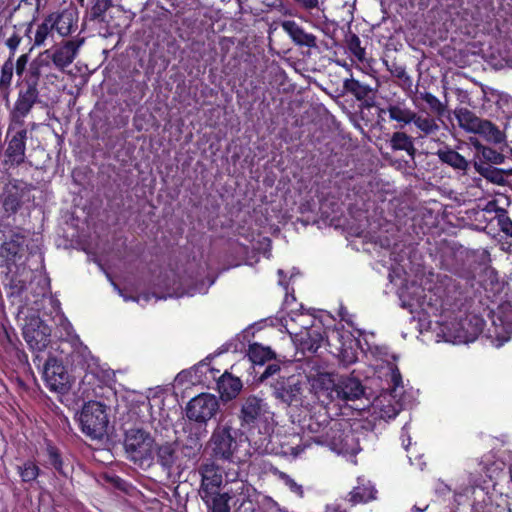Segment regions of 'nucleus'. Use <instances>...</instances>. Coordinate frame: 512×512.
<instances>
[{
	"label": "nucleus",
	"instance_id": "obj_20",
	"mask_svg": "<svg viewBox=\"0 0 512 512\" xmlns=\"http://www.w3.org/2000/svg\"><path fill=\"white\" fill-rule=\"evenodd\" d=\"M72 371L77 373H91L95 375L98 371V360L91 354L87 346L79 344L73 348L68 355Z\"/></svg>",
	"mask_w": 512,
	"mask_h": 512
},
{
	"label": "nucleus",
	"instance_id": "obj_16",
	"mask_svg": "<svg viewBox=\"0 0 512 512\" xmlns=\"http://www.w3.org/2000/svg\"><path fill=\"white\" fill-rule=\"evenodd\" d=\"M218 399L209 393H201L193 397L186 406L185 413L190 421L206 423L218 411Z\"/></svg>",
	"mask_w": 512,
	"mask_h": 512
},
{
	"label": "nucleus",
	"instance_id": "obj_13",
	"mask_svg": "<svg viewBox=\"0 0 512 512\" xmlns=\"http://www.w3.org/2000/svg\"><path fill=\"white\" fill-rule=\"evenodd\" d=\"M328 352L338 358L344 365H350L357 360L358 340L352 334L334 330L326 335Z\"/></svg>",
	"mask_w": 512,
	"mask_h": 512
},
{
	"label": "nucleus",
	"instance_id": "obj_37",
	"mask_svg": "<svg viewBox=\"0 0 512 512\" xmlns=\"http://www.w3.org/2000/svg\"><path fill=\"white\" fill-rule=\"evenodd\" d=\"M326 344V336L315 329H311L306 333V337L301 340V347L303 351L316 353L319 348Z\"/></svg>",
	"mask_w": 512,
	"mask_h": 512
},
{
	"label": "nucleus",
	"instance_id": "obj_34",
	"mask_svg": "<svg viewBox=\"0 0 512 512\" xmlns=\"http://www.w3.org/2000/svg\"><path fill=\"white\" fill-rule=\"evenodd\" d=\"M344 91L353 95L358 101H363L372 98V88L354 78L345 79L343 82Z\"/></svg>",
	"mask_w": 512,
	"mask_h": 512
},
{
	"label": "nucleus",
	"instance_id": "obj_38",
	"mask_svg": "<svg viewBox=\"0 0 512 512\" xmlns=\"http://www.w3.org/2000/svg\"><path fill=\"white\" fill-rule=\"evenodd\" d=\"M247 355L252 363L258 365H263L275 357L274 352L270 348L258 343H253L249 346Z\"/></svg>",
	"mask_w": 512,
	"mask_h": 512
},
{
	"label": "nucleus",
	"instance_id": "obj_19",
	"mask_svg": "<svg viewBox=\"0 0 512 512\" xmlns=\"http://www.w3.org/2000/svg\"><path fill=\"white\" fill-rule=\"evenodd\" d=\"M488 317L494 328V335L500 341H507L512 333V304L504 302L497 309H489Z\"/></svg>",
	"mask_w": 512,
	"mask_h": 512
},
{
	"label": "nucleus",
	"instance_id": "obj_35",
	"mask_svg": "<svg viewBox=\"0 0 512 512\" xmlns=\"http://www.w3.org/2000/svg\"><path fill=\"white\" fill-rule=\"evenodd\" d=\"M437 155L442 163L454 169L467 171L469 167V162L461 154L451 148L439 149Z\"/></svg>",
	"mask_w": 512,
	"mask_h": 512
},
{
	"label": "nucleus",
	"instance_id": "obj_29",
	"mask_svg": "<svg viewBox=\"0 0 512 512\" xmlns=\"http://www.w3.org/2000/svg\"><path fill=\"white\" fill-rule=\"evenodd\" d=\"M414 138L407 134L403 129L394 131L388 140V146L392 151H404L411 160H414L417 154Z\"/></svg>",
	"mask_w": 512,
	"mask_h": 512
},
{
	"label": "nucleus",
	"instance_id": "obj_9",
	"mask_svg": "<svg viewBox=\"0 0 512 512\" xmlns=\"http://www.w3.org/2000/svg\"><path fill=\"white\" fill-rule=\"evenodd\" d=\"M33 363L38 368L42 366V377L50 391L64 393L70 388L69 374L62 361L51 355L45 358L36 354Z\"/></svg>",
	"mask_w": 512,
	"mask_h": 512
},
{
	"label": "nucleus",
	"instance_id": "obj_42",
	"mask_svg": "<svg viewBox=\"0 0 512 512\" xmlns=\"http://www.w3.org/2000/svg\"><path fill=\"white\" fill-rule=\"evenodd\" d=\"M209 507V512H230L228 504L230 496L227 492L212 495L209 499H202Z\"/></svg>",
	"mask_w": 512,
	"mask_h": 512
},
{
	"label": "nucleus",
	"instance_id": "obj_27",
	"mask_svg": "<svg viewBox=\"0 0 512 512\" xmlns=\"http://www.w3.org/2000/svg\"><path fill=\"white\" fill-rule=\"evenodd\" d=\"M178 459L177 446L175 442L154 444V460L161 466L162 470L170 473Z\"/></svg>",
	"mask_w": 512,
	"mask_h": 512
},
{
	"label": "nucleus",
	"instance_id": "obj_23",
	"mask_svg": "<svg viewBox=\"0 0 512 512\" xmlns=\"http://www.w3.org/2000/svg\"><path fill=\"white\" fill-rule=\"evenodd\" d=\"M311 389L322 403H329L335 400L334 390L336 381L330 373H318L310 380Z\"/></svg>",
	"mask_w": 512,
	"mask_h": 512
},
{
	"label": "nucleus",
	"instance_id": "obj_57",
	"mask_svg": "<svg viewBox=\"0 0 512 512\" xmlns=\"http://www.w3.org/2000/svg\"><path fill=\"white\" fill-rule=\"evenodd\" d=\"M474 339H475V336H474V337H472V338H467V339H466V342L473 341Z\"/></svg>",
	"mask_w": 512,
	"mask_h": 512
},
{
	"label": "nucleus",
	"instance_id": "obj_40",
	"mask_svg": "<svg viewBox=\"0 0 512 512\" xmlns=\"http://www.w3.org/2000/svg\"><path fill=\"white\" fill-rule=\"evenodd\" d=\"M112 5V0H93L87 13L88 19L100 23L105 22L106 12Z\"/></svg>",
	"mask_w": 512,
	"mask_h": 512
},
{
	"label": "nucleus",
	"instance_id": "obj_11",
	"mask_svg": "<svg viewBox=\"0 0 512 512\" xmlns=\"http://www.w3.org/2000/svg\"><path fill=\"white\" fill-rule=\"evenodd\" d=\"M431 292L437 297L435 308L441 312L460 309L466 299L459 282L448 276L440 279Z\"/></svg>",
	"mask_w": 512,
	"mask_h": 512
},
{
	"label": "nucleus",
	"instance_id": "obj_31",
	"mask_svg": "<svg viewBox=\"0 0 512 512\" xmlns=\"http://www.w3.org/2000/svg\"><path fill=\"white\" fill-rule=\"evenodd\" d=\"M14 60L6 59L0 68V96L8 107L14 76Z\"/></svg>",
	"mask_w": 512,
	"mask_h": 512
},
{
	"label": "nucleus",
	"instance_id": "obj_53",
	"mask_svg": "<svg viewBox=\"0 0 512 512\" xmlns=\"http://www.w3.org/2000/svg\"><path fill=\"white\" fill-rule=\"evenodd\" d=\"M325 512H347L340 504H331L326 507Z\"/></svg>",
	"mask_w": 512,
	"mask_h": 512
},
{
	"label": "nucleus",
	"instance_id": "obj_49",
	"mask_svg": "<svg viewBox=\"0 0 512 512\" xmlns=\"http://www.w3.org/2000/svg\"><path fill=\"white\" fill-rule=\"evenodd\" d=\"M29 53H24L14 58V71L18 79H24L29 66Z\"/></svg>",
	"mask_w": 512,
	"mask_h": 512
},
{
	"label": "nucleus",
	"instance_id": "obj_58",
	"mask_svg": "<svg viewBox=\"0 0 512 512\" xmlns=\"http://www.w3.org/2000/svg\"><path fill=\"white\" fill-rule=\"evenodd\" d=\"M488 205H496L495 202H489Z\"/></svg>",
	"mask_w": 512,
	"mask_h": 512
},
{
	"label": "nucleus",
	"instance_id": "obj_26",
	"mask_svg": "<svg viewBox=\"0 0 512 512\" xmlns=\"http://www.w3.org/2000/svg\"><path fill=\"white\" fill-rule=\"evenodd\" d=\"M281 27L295 45L307 48L317 47L316 36L312 33L306 32L296 21L285 20L282 22Z\"/></svg>",
	"mask_w": 512,
	"mask_h": 512
},
{
	"label": "nucleus",
	"instance_id": "obj_22",
	"mask_svg": "<svg viewBox=\"0 0 512 512\" xmlns=\"http://www.w3.org/2000/svg\"><path fill=\"white\" fill-rule=\"evenodd\" d=\"M377 489L365 477L357 478V485L347 494L345 500L351 505L367 504L377 498Z\"/></svg>",
	"mask_w": 512,
	"mask_h": 512
},
{
	"label": "nucleus",
	"instance_id": "obj_45",
	"mask_svg": "<svg viewBox=\"0 0 512 512\" xmlns=\"http://www.w3.org/2000/svg\"><path fill=\"white\" fill-rule=\"evenodd\" d=\"M421 99L428 105L431 113H433L435 116H444L445 106L435 95L430 92H425L421 94Z\"/></svg>",
	"mask_w": 512,
	"mask_h": 512
},
{
	"label": "nucleus",
	"instance_id": "obj_36",
	"mask_svg": "<svg viewBox=\"0 0 512 512\" xmlns=\"http://www.w3.org/2000/svg\"><path fill=\"white\" fill-rule=\"evenodd\" d=\"M17 473L23 483H32L37 480L42 471L35 460L27 459L16 467Z\"/></svg>",
	"mask_w": 512,
	"mask_h": 512
},
{
	"label": "nucleus",
	"instance_id": "obj_17",
	"mask_svg": "<svg viewBox=\"0 0 512 512\" xmlns=\"http://www.w3.org/2000/svg\"><path fill=\"white\" fill-rule=\"evenodd\" d=\"M43 449V466L53 470L60 477L68 479L72 476L73 468L62 450L51 440L45 439Z\"/></svg>",
	"mask_w": 512,
	"mask_h": 512
},
{
	"label": "nucleus",
	"instance_id": "obj_46",
	"mask_svg": "<svg viewBox=\"0 0 512 512\" xmlns=\"http://www.w3.org/2000/svg\"><path fill=\"white\" fill-rule=\"evenodd\" d=\"M202 445L197 438H189L182 446L181 453L184 457L190 459V460H197L200 451H201Z\"/></svg>",
	"mask_w": 512,
	"mask_h": 512
},
{
	"label": "nucleus",
	"instance_id": "obj_6",
	"mask_svg": "<svg viewBox=\"0 0 512 512\" xmlns=\"http://www.w3.org/2000/svg\"><path fill=\"white\" fill-rule=\"evenodd\" d=\"M79 425L86 437L91 440L102 439L109 425L108 407L98 401H88L80 412Z\"/></svg>",
	"mask_w": 512,
	"mask_h": 512
},
{
	"label": "nucleus",
	"instance_id": "obj_12",
	"mask_svg": "<svg viewBox=\"0 0 512 512\" xmlns=\"http://www.w3.org/2000/svg\"><path fill=\"white\" fill-rule=\"evenodd\" d=\"M211 456L215 460L232 462L238 450V430L231 426H217L209 440Z\"/></svg>",
	"mask_w": 512,
	"mask_h": 512
},
{
	"label": "nucleus",
	"instance_id": "obj_41",
	"mask_svg": "<svg viewBox=\"0 0 512 512\" xmlns=\"http://www.w3.org/2000/svg\"><path fill=\"white\" fill-rule=\"evenodd\" d=\"M333 419L329 418L327 412L319 415H313L310 416L308 423H307V429L314 434L312 439L328 429V422L332 421Z\"/></svg>",
	"mask_w": 512,
	"mask_h": 512
},
{
	"label": "nucleus",
	"instance_id": "obj_56",
	"mask_svg": "<svg viewBox=\"0 0 512 512\" xmlns=\"http://www.w3.org/2000/svg\"><path fill=\"white\" fill-rule=\"evenodd\" d=\"M508 511L509 512H512V498L510 499V501L508 502Z\"/></svg>",
	"mask_w": 512,
	"mask_h": 512
},
{
	"label": "nucleus",
	"instance_id": "obj_7",
	"mask_svg": "<svg viewBox=\"0 0 512 512\" xmlns=\"http://www.w3.org/2000/svg\"><path fill=\"white\" fill-rule=\"evenodd\" d=\"M155 440L143 429H129L125 433L124 449L127 458L140 467L150 466L154 462Z\"/></svg>",
	"mask_w": 512,
	"mask_h": 512
},
{
	"label": "nucleus",
	"instance_id": "obj_18",
	"mask_svg": "<svg viewBox=\"0 0 512 512\" xmlns=\"http://www.w3.org/2000/svg\"><path fill=\"white\" fill-rule=\"evenodd\" d=\"M83 43V38L67 40L55 48L46 49L43 55H45L48 61L51 60L55 67L64 69L74 61Z\"/></svg>",
	"mask_w": 512,
	"mask_h": 512
},
{
	"label": "nucleus",
	"instance_id": "obj_3",
	"mask_svg": "<svg viewBox=\"0 0 512 512\" xmlns=\"http://www.w3.org/2000/svg\"><path fill=\"white\" fill-rule=\"evenodd\" d=\"M279 364H269L259 377L261 382L278 374L274 382H271L273 396L288 406L298 407L302 405L303 393L306 387L300 375H281Z\"/></svg>",
	"mask_w": 512,
	"mask_h": 512
},
{
	"label": "nucleus",
	"instance_id": "obj_55",
	"mask_svg": "<svg viewBox=\"0 0 512 512\" xmlns=\"http://www.w3.org/2000/svg\"><path fill=\"white\" fill-rule=\"evenodd\" d=\"M32 29V22L28 24V27L26 29V34L30 33Z\"/></svg>",
	"mask_w": 512,
	"mask_h": 512
},
{
	"label": "nucleus",
	"instance_id": "obj_8",
	"mask_svg": "<svg viewBox=\"0 0 512 512\" xmlns=\"http://www.w3.org/2000/svg\"><path fill=\"white\" fill-rule=\"evenodd\" d=\"M17 98L9 112V120L20 126L25 125V118L33 107L41 102L39 85L24 79L16 82Z\"/></svg>",
	"mask_w": 512,
	"mask_h": 512
},
{
	"label": "nucleus",
	"instance_id": "obj_4",
	"mask_svg": "<svg viewBox=\"0 0 512 512\" xmlns=\"http://www.w3.org/2000/svg\"><path fill=\"white\" fill-rule=\"evenodd\" d=\"M376 109L377 124H391L395 129H404L411 125L415 113L413 103L406 97L396 94L386 98L383 102L374 105Z\"/></svg>",
	"mask_w": 512,
	"mask_h": 512
},
{
	"label": "nucleus",
	"instance_id": "obj_1",
	"mask_svg": "<svg viewBox=\"0 0 512 512\" xmlns=\"http://www.w3.org/2000/svg\"><path fill=\"white\" fill-rule=\"evenodd\" d=\"M39 239L19 226L0 224V268L5 273L8 297H19L26 289L21 276L27 271L44 268V253Z\"/></svg>",
	"mask_w": 512,
	"mask_h": 512
},
{
	"label": "nucleus",
	"instance_id": "obj_30",
	"mask_svg": "<svg viewBox=\"0 0 512 512\" xmlns=\"http://www.w3.org/2000/svg\"><path fill=\"white\" fill-rule=\"evenodd\" d=\"M474 168L482 177L497 185H505L507 183V177L512 176V168H497L483 162H474Z\"/></svg>",
	"mask_w": 512,
	"mask_h": 512
},
{
	"label": "nucleus",
	"instance_id": "obj_32",
	"mask_svg": "<svg viewBox=\"0 0 512 512\" xmlns=\"http://www.w3.org/2000/svg\"><path fill=\"white\" fill-rule=\"evenodd\" d=\"M414 125L418 130V138H425L436 135L440 129L436 119L427 114L426 116L419 114L415 111L411 125Z\"/></svg>",
	"mask_w": 512,
	"mask_h": 512
},
{
	"label": "nucleus",
	"instance_id": "obj_5",
	"mask_svg": "<svg viewBox=\"0 0 512 512\" xmlns=\"http://www.w3.org/2000/svg\"><path fill=\"white\" fill-rule=\"evenodd\" d=\"M33 185L20 179H10L0 187V215L4 219L15 216L32 196Z\"/></svg>",
	"mask_w": 512,
	"mask_h": 512
},
{
	"label": "nucleus",
	"instance_id": "obj_54",
	"mask_svg": "<svg viewBox=\"0 0 512 512\" xmlns=\"http://www.w3.org/2000/svg\"><path fill=\"white\" fill-rule=\"evenodd\" d=\"M475 320V326H476V329H475V335L478 334V333H481L482 332V329H483V321L482 319L480 318H477L475 317L474 318Z\"/></svg>",
	"mask_w": 512,
	"mask_h": 512
},
{
	"label": "nucleus",
	"instance_id": "obj_43",
	"mask_svg": "<svg viewBox=\"0 0 512 512\" xmlns=\"http://www.w3.org/2000/svg\"><path fill=\"white\" fill-rule=\"evenodd\" d=\"M51 17L48 15L43 19V21L37 26L35 35H34V44L33 47H41L45 44V41L54 31L53 24L51 23Z\"/></svg>",
	"mask_w": 512,
	"mask_h": 512
},
{
	"label": "nucleus",
	"instance_id": "obj_50",
	"mask_svg": "<svg viewBox=\"0 0 512 512\" xmlns=\"http://www.w3.org/2000/svg\"><path fill=\"white\" fill-rule=\"evenodd\" d=\"M23 40V37L16 31H14L6 40H5V46L7 47L9 51V55L7 59L14 60V57L16 55L17 49L19 48L21 42Z\"/></svg>",
	"mask_w": 512,
	"mask_h": 512
},
{
	"label": "nucleus",
	"instance_id": "obj_44",
	"mask_svg": "<svg viewBox=\"0 0 512 512\" xmlns=\"http://www.w3.org/2000/svg\"><path fill=\"white\" fill-rule=\"evenodd\" d=\"M346 46L348 51L360 62L365 60V49L361 46L360 38L351 33L346 38Z\"/></svg>",
	"mask_w": 512,
	"mask_h": 512
},
{
	"label": "nucleus",
	"instance_id": "obj_14",
	"mask_svg": "<svg viewBox=\"0 0 512 512\" xmlns=\"http://www.w3.org/2000/svg\"><path fill=\"white\" fill-rule=\"evenodd\" d=\"M265 406L263 400L255 395L245 398L239 415L241 426L248 430L257 428L260 431L261 426L266 429L268 417Z\"/></svg>",
	"mask_w": 512,
	"mask_h": 512
},
{
	"label": "nucleus",
	"instance_id": "obj_51",
	"mask_svg": "<svg viewBox=\"0 0 512 512\" xmlns=\"http://www.w3.org/2000/svg\"><path fill=\"white\" fill-rule=\"evenodd\" d=\"M391 73L394 77L398 78L403 82V84L407 86H411V78L407 74L406 70L402 66H394V68L391 70Z\"/></svg>",
	"mask_w": 512,
	"mask_h": 512
},
{
	"label": "nucleus",
	"instance_id": "obj_52",
	"mask_svg": "<svg viewBox=\"0 0 512 512\" xmlns=\"http://www.w3.org/2000/svg\"><path fill=\"white\" fill-rule=\"evenodd\" d=\"M390 380L392 383L393 390L402 386V375L397 367L391 369Z\"/></svg>",
	"mask_w": 512,
	"mask_h": 512
},
{
	"label": "nucleus",
	"instance_id": "obj_25",
	"mask_svg": "<svg viewBox=\"0 0 512 512\" xmlns=\"http://www.w3.org/2000/svg\"><path fill=\"white\" fill-rule=\"evenodd\" d=\"M364 393V387L361 381L355 377H340L336 382V390H334L335 400H356Z\"/></svg>",
	"mask_w": 512,
	"mask_h": 512
},
{
	"label": "nucleus",
	"instance_id": "obj_28",
	"mask_svg": "<svg viewBox=\"0 0 512 512\" xmlns=\"http://www.w3.org/2000/svg\"><path fill=\"white\" fill-rule=\"evenodd\" d=\"M217 390L224 401H230L238 396L243 384L240 378L225 371L217 380Z\"/></svg>",
	"mask_w": 512,
	"mask_h": 512
},
{
	"label": "nucleus",
	"instance_id": "obj_2",
	"mask_svg": "<svg viewBox=\"0 0 512 512\" xmlns=\"http://www.w3.org/2000/svg\"><path fill=\"white\" fill-rule=\"evenodd\" d=\"M314 442L328 446L337 454L351 457V461L357 464L356 455L361 451L359 436L347 419L329 421L327 431L316 436Z\"/></svg>",
	"mask_w": 512,
	"mask_h": 512
},
{
	"label": "nucleus",
	"instance_id": "obj_48",
	"mask_svg": "<svg viewBox=\"0 0 512 512\" xmlns=\"http://www.w3.org/2000/svg\"><path fill=\"white\" fill-rule=\"evenodd\" d=\"M481 156L484 161L483 163H488L490 165L493 164H502L505 160V156L498 152L496 149L491 147L482 146L480 149Z\"/></svg>",
	"mask_w": 512,
	"mask_h": 512
},
{
	"label": "nucleus",
	"instance_id": "obj_10",
	"mask_svg": "<svg viewBox=\"0 0 512 512\" xmlns=\"http://www.w3.org/2000/svg\"><path fill=\"white\" fill-rule=\"evenodd\" d=\"M28 130L24 126L9 120L5 141L7 147L4 151V164L9 167H19L26 161V144Z\"/></svg>",
	"mask_w": 512,
	"mask_h": 512
},
{
	"label": "nucleus",
	"instance_id": "obj_21",
	"mask_svg": "<svg viewBox=\"0 0 512 512\" xmlns=\"http://www.w3.org/2000/svg\"><path fill=\"white\" fill-rule=\"evenodd\" d=\"M454 113L459 126L466 131L474 133L498 132L497 127L492 122L477 117L475 113L470 111L468 108H457Z\"/></svg>",
	"mask_w": 512,
	"mask_h": 512
},
{
	"label": "nucleus",
	"instance_id": "obj_47",
	"mask_svg": "<svg viewBox=\"0 0 512 512\" xmlns=\"http://www.w3.org/2000/svg\"><path fill=\"white\" fill-rule=\"evenodd\" d=\"M495 211L500 231L512 238V220L508 216L507 210L498 207Z\"/></svg>",
	"mask_w": 512,
	"mask_h": 512
},
{
	"label": "nucleus",
	"instance_id": "obj_39",
	"mask_svg": "<svg viewBox=\"0 0 512 512\" xmlns=\"http://www.w3.org/2000/svg\"><path fill=\"white\" fill-rule=\"evenodd\" d=\"M48 65L49 61L48 59H46L45 55H43L42 52L38 57H36L29 63L24 80L31 81L39 85L42 68Z\"/></svg>",
	"mask_w": 512,
	"mask_h": 512
},
{
	"label": "nucleus",
	"instance_id": "obj_33",
	"mask_svg": "<svg viewBox=\"0 0 512 512\" xmlns=\"http://www.w3.org/2000/svg\"><path fill=\"white\" fill-rule=\"evenodd\" d=\"M48 16L51 17L53 28L60 36L66 37L72 33L75 19L71 11L52 12Z\"/></svg>",
	"mask_w": 512,
	"mask_h": 512
},
{
	"label": "nucleus",
	"instance_id": "obj_15",
	"mask_svg": "<svg viewBox=\"0 0 512 512\" xmlns=\"http://www.w3.org/2000/svg\"><path fill=\"white\" fill-rule=\"evenodd\" d=\"M51 328L40 317H31L23 328V336L34 356L50 344Z\"/></svg>",
	"mask_w": 512,
	"mask_h": 512
},
{
	"label": "nucleus",
	"instance_id": "obj_24",
	"mask_svg": "<svg viewBox=\"0 0 512 512\" xmlns=\"http://www.w3.org/2000/svg\"><path fill=\"white\" fill-rule=\"evenodd\" d=\"M201 488L202 499H209L212 495L220 494L222 485V474L218 472L214 465H204L201 470Z\"/></svg>",
	"mask_w": 512,
	"mask_h": 512
}]
</instances>
